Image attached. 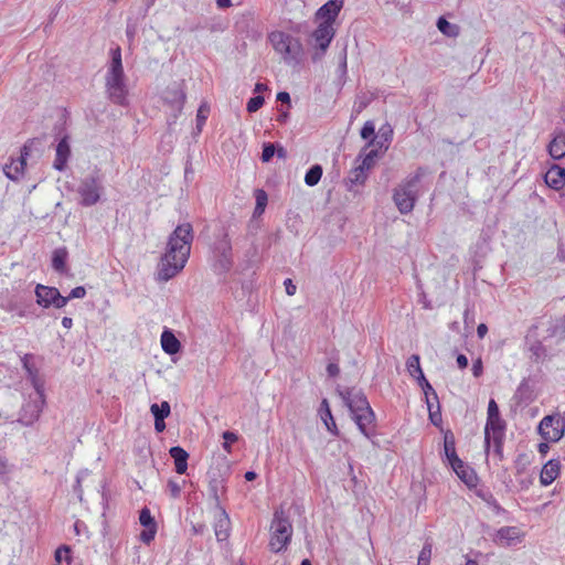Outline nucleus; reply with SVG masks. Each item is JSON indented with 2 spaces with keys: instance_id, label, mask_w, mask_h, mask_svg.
Instances as JSON below:
<instances>
[{
  "instance_id": "obj_1",
  "label": "nucleus",
  "mask_w": 565,
  "mask_h": 565,
  "mask_svg": "<svg viewBox=\"0 0 565 565\" xmlns=\"http://www.w3.org/2000/svg\"><path fill=\"white\" fill-rule=\"evenodd\" d=\"M193 237L190 223L180 224L174 228L158 265L157 280L168 281L184 268L191 253Z\"/></svg>"
},
{
  "instance_id": "obj_2",
  "label": "nucleus",
  "mask_w": 565,
  "mask_h": 565,
  "mask_svg": "<svg viewBox=\"0 0 565 565\" xmlns=\"http://www.w3.org/2000/svg\"><path fill=\"white\" fill-rule=\"evenodd\" d=\"M110 57L111 60L105 76L106 94L111 103L126 106L128 104V87L119 46L110 50Z\"/></svg>"
},
{
  "instance_id": "obj_3",
  "label": "nucleus",
  "mask_w": 565,
  "mask_h": 565,
  "mask_svg": "<svg viewBox=\"0 0 565 565\" xmlns=\"http://www.w3.org/2000/svg\"><path fill=\"white\" fill-rule=\"evenodd\" d=\"M425 173L426 170L418 167L394 189L393 201L401 214H409L414 210L420 193V180Z\"/></svg>"
},
{
  "instance_id": "obj_4",
  "label": "nucleus",
  "mask_w": 565,
  "mask_h": 565,
  "mask_svg": "<svg viewBox=\"0 0 565 565\" xmlns=\"http://www.w3.org/2000/svg\"><path fill=\"white\" fill-rule=\"evenodd\" d=\"M294 529L282 508L277 509L270 523L269 550L273 553H281L291 542Z\"/></svg>"
},
{
  "instance_id": "obj_5",
  "label": "nucleus",
  "mask_w": 565,
  "mask_h": 565,
  "mask_svg": "<svg viewBox=\"0 0 565 565\" xmlns=\"http://www.w3.org/2000/svg\"><path fill=\"white\" fill-rule=\"evenodd\" d=\"M269 41L276 52L280 53L286 62H297L302 54V46L298 39L281 31L271 32Z\"/></svg>"
},
{
  "instance_id": "obj_6",
  "label": "nucleus",
  "mask_w": 565,
  "mask_h": 565,
  "mask_svg": "<svg viewBox=\"0 0 565 565\" xmlns=\"http://www.w3.org/2000/svg\"><path fill=\"white\" fill-rule=\"evenodd\" d=\"M507 424L501 416L487 418L484 427V445L486 450L489 451L491 445L493 446V452L502 459L503 457V443L505 438Z\"/></svg>"
},
{
  "instance_id": "obj_7",
  "label": "nucleus",
  "mask_w": 565,
  "mask_h": 565,
  "mask_svg": "<svg viewBox=\"0 0 565 565\" xmlns=\"http://www.w3.org/2000/svg\"><path fill=\"white\" fill-rule=\"evenodd\" d=\"M77 193L81 196V205H95L104 193L102 177L98 173L85 177L77 186Z\"/></svg>"
},
{
  "instance_id": "obj_8",
  "label": "nucleus",
  "mask_w": 565,
  "mask_h": 565,
  "mask_svg": "<svg viewBox=\"0 0 565 565\" xmlns=\"http://www.w3.org/2000/svg\"><path fill=\"white\" fill-rule=\"evenodd\" d=\"M163 104L171 110V116L175 120L183 110L186 93L184 81L169 84L161 93Z\"/></svg>"
},
{
  "instance_id": "obj_9",
  "label": "nucleus",
  "mask_w": 565,
  "mask_h": 565,
  "mask_svg": "<svg viewBox=\"0 0 565 565\" xmlns=\"http://www.w3.org/2000/svg\"><path fill=\"white\" fill-rule=\"evenodd\" d=\"M213 270L217 275L228 273L233 266L232 244L227 234H224L222 239L215 243L214 249Z\"/></svg>"
},
{
  "instance_id": "obj_10",
  "label": "nucleus",
  "mask_w": 565,
  "mask_h": 565,
  "mask_svg": "<svg viewBox=\"0 0 565 565\" xmlns=\"http://www.w3.org/2000/svg\"><path fill=\"white\" fill-rule=\"evenodd\" d=\"M565 431V418L559 414L546 415L539 424V433L546 441H558Z\"/></svg>"
},
{
  "instance_id": "obj_11",
  "label": "nucleus",
  "mask_w": 565,
  "mask_h": 565,
  "mask_svg": "<svg viewBox=\"0 0 565 565\" xmlns=\"http://www.w3.org/2000/svg\"><path fill=\"white\" fill-rule=\"evenodd\" d=\"M230 468L227 466H213L206 472L207 490L211 494H223L227 491Z\"/></svg>"
},
{
  "instance_id": "obj_12",
  "label": "nucleus",
  "mask_w": 565,
  "mask_h": 565,
  "mask_svg": "<svg viewBox=\"0 0 565 565\" xmlns=\"http://www.w3.org/2000/svg\"><path fill=\"white\" fill-rule=\"evenodd\" d=\"M105 489V478L99 473H93L85 469L78 472L76 477L75 491L103 493Z\"/></svg>"
},
{
  "instance_id": "obj_13",
  "label": "nucleus",
  "mask_w": 565,
  "mask_h": 565,
  "mask_svg": "<svg viewBox=\"0 0 565 565\" xmlns=\"http://www.w3.org/2000/svg\"><path fill=\"white\" fill-rule=\"evenodd\" d=\"M525 532L519 526H502L498 529L492 541L500 547H514L523 542Z\"/></svg>"
},
{
  "instance_id": "obj_14",
  "label": "nucleus",
  "mask_w": 565,
  "mask_h": 565,
  "mask_svg": "<svg viewBox=\"0 0 565 565\" xmlns=\"http://www.w3.org/2000/svg\"><path fill=\"white\" fill-rule=\"evenodd\" d=\"M340 395L344 404L349 407L352 415L371 407L366 396L361 391H355L354 388H347L340 392Z\"/></svg>"
},
{
  "instance_id": "obj_15",
  "label": "nucleus",
  "mask_w": 565,
  "mask_h": 565,
  "mask_svg": "<svg viewBox=\"0 0 565 565\" xmlns=\"http://www.w3.org/2000/svg\"><path fill=\"white\" fill-rule=\"evenodd\" d=\"M231 521L225 509L216 503L214 509V532L217 541H225L230 535Z\"/></svg>"
},
{
  "instance_id": "obj_16",
  "label": "nucleus",
  "mask_w": 565,
  "mask_h": 565,
  "mask_svg": "<svg viewBox=\"0 0 565 565\" xmlns=\"http://www.w3.org/2000/svg\"><path fill=\"white\" fill-rule=\"evenodd\" d=\"M344 0H329L323 6H321L316 12V19L320 22H328L333 25L335 19L338 18Z\"/></svg>"
},
{
  "instance_id": "obj_17",
  "label": "nucleus",
  "mask_w": 565,
  "mask_h": 565,
  "mask_svg": "<svg viewBox=\"0 0 565 565\" xmlns=\"http://www.w3.org/2000/svg\"><path fill=\"white\" fill-rule=\"evenodd\" d=\"M43 404L44 394L42 393V399L40 395H38L36 401L29 402L23 405L19 420L25 426L32 425L35 420L39 419Z\"/></svg>"
},
{
  "instance_id": "obj_18",
  "label": "nucleus",
  "mask_w": 565,
  "mask_h": 565,
  "mask_svg": "<svg viewBox=\"0 0 565 565\" xmlns=\"http://www.w3.org/2000/svg\"><path fill=\"white\" fill-rule=\"evenodd\" d=\"M139 522L145 527V530L140 533V541L149 544L154 540L157 533V523L148 508H143L140 511Z\"/></svg>"
},
{
  "instance_id": "obj_19",
  "label": "nucleus",
  "mask_w": 565,
  "mask_h": 565,
  "mask_svg": "<svg viewBox=\"0 0 565 565\" xmlns=\"http://www.w3.org/2000/svg\"><path fill=\"white\" fill-rule=\"evenodd\" d=\"M70 157H71L70 136L65 135L61 138V140L56 145L53 168L61 172L64 171L66 169Z\"/></svg>"
},
{
  "instance_id": "obj_20",
  "label": "nucleus",
  "mask_w": 565,
  "mask_h": 565,
  "mask_svg": "<svg viewBox=\"0 0 565 565\" xmlns=\"http://www.w3.org/2000/svg\"><path fill=\"white\" fill-rule=\"evenodd\" d=\"M334 34L335 31L333 25L328 22H320L317 29L312 32V39L320 50L326 51Z\"/></svg>"
},
{
  "instance_id": "obj_21",
  "label": "nucleus",
  "mask_w": 565,
  "mask_h": 565,
  "mask_svg": "<svg viewBox=\"0 0 565 565\" xmlns=\"http://www.w3.org/2000/svg\"><path fill=\"white\" fill-rule=\"evenodd\" d=\"M26 156L28 147L24 146L21 151V156L18 159L12 160L10 163L4 166L3 172L10 180L18 181L23 175L24 168L26 164Z\"/></svg>"
},
{
  "instance_id": "obj_22",
  "label": "nucleus",
  "mask_w": 565,
  "mask_h": 565,
  "mask_svg": "<svg viewBox=\"0 0 565 565\" xmlns=\"http://www.w3.org/2000/svg\"><path fill=\"white\" fill-rule=\"evenodd\" d=\"M353 419L355 424L358 425L360 431L367 438L372 435V427L375 420L374 412L371 407L353 414Z\"/></svg>"
},
{
  "instance_id": "obj_23",
  "label": "nucleus",
  "mask_w": 565,
  "mask_h": 565,
  "mask_svg": "<svg viewBox=\"0 0 565 565\" xmlns=\"http://www.w3.org/2000/svg\"><path fill=\"white\" fill-rule=\"evenodd\" d=\"M545 183L554 190H561L565 185V169L554 164L544 175Z\"/></svg>"
},
{
  "instance_id": "obj_24",
  "label": "nucleus",
  "mask_w": 565,
  "mask_h": 565,
  "mask_svg": "<svg viewBox=\"0 0 565 565\" xmlns=\"http://www.w3.org/2000/svg\"><path fill=\"white\" fill-rule=\"evenodd\" d=\"M444 451L445 457L450 466L457 465L459 467H462V460L458 457L456 452L455 437L450 430L446 431L444 436Z\"/></svg>"
},
{
  "instance_id": "obj_25",
  "label": "nucleus",
  "mask_w": 565,
  "mask_h": 565,
  "mask_svg": "<svg viewBox=\"0 0 565 565\" xmlns=\"http://www.w3.org/2000/svg\"><path fill=\"white\" fill-rule=\"evenodd\" d=\"M57 292L58 289L55 287H49L39 284L35 287L36 302L43 308H49L53 306Z\"/></svg>"
},
{
  "instance_id": "obj_26",
  "label": "nucleus",
  "mask_w": 565,
  "mask_h": 565,
  "mask_svg": "<svg viewBox=\"0 0 565 565\" xmlns=\"http://www.w3.org/2000/svg\"><path fill=\"white\" fill-rule=\"evenodd\" d=\"M550 156L555 159L559 160L565 157V132L559 130L555 132L553 139L548 143L547 147Z\"/></svg>"
},
{
  "instance_id": "obj_27",
  "label": "nucleus",
  "mask_w": 565,
  "mask_h": 565,
  "mask_svg": "<svg viewBox=\"0 0 565 565\" xmlns=\"http://www.w3.org/2000/svg\"><path fill=\"white\" fill-rule=\"evenodd\" d=\"M458 478L469 488L472 489L477 486V475L475 470L462 461V467L457 465L451 466Z\"/></svg>"
},
{
  "instance_id": "obj_28",
  "label": "nucleus",
  "mask_w": 565,
  "mask_h": 565,
  "mask_svg": "<svg viewBox=\"0 0 565 565\" xmlns=\"http://www.w3.org/2000/svg\"><path fill=\"white\" fill-rule=\"evenodd\" d=\"M169 454L174 461L175 471L179 475L184 473L188 469L189 454L180 446L171 447Z\"/></svg>"
},
{
  "instance_id": "obj_29",
  "label": "nucleus",
  "mask_w": 565,
  "mask_h": 565,
  "mask_svg": "<svg viewBox=\"0 0 565 565\" xmlns=\"http://www.w3.org/2000/svg\"><path fill=\"white\" fill-rule=\"evenodd\" d=\"M162 350L170 355L177 354L181 350V343L169 329H166L161 334Z\"/></svg>"
},
{
  "instance_id": "obj_30",
  "label": "nucleus",
  "mask_w": 565,
  "mask_h": 565,
  "mask_svg": "<svg viewBox=\"0 0 565 565\" xmlns=\"http://www.w3.org/2000/svg\"><path fill=\"white\" fill-rule=\"evenodd\" d=\"M559 461L558 460H550L546 462L541 471V482L545 486L551 484L559 473Z\"/></svg>"
},
{
  "instance_id": "obj_31",
  "label": "nucleus",
  "mask_w": 565,
  "mask_h": 565,
  "mask_svg": "<svg viewBox=\"0 0 565 565\" xmlns=\"http://www.w3.org/2000/svg\"><path fill=\"white\" fill-rule=\"evenodd\" d=\"M319 413H320V416H321V419L323 420L327 429L332 433L333 435H338V428H337V424L334 422V418L331 414V409H330V406H329V403L328 401L324 398L322 399L321 402V405H320V409H319Z\"/></svg>"
},
{
  "instance_id": "obj_32",
  "label": "nucleus",
  "mask_w": 565,
  "mask_h": 565,
  "mask_svg": "<svg viewBox=\"0 0 565 565\" xmlns=\"http://www.w3.org/2000/svg\"><path fill=\"white\" fill-rule=\"evenodd\" d=\"M23 367L25 369L28 379L31 381L38 395H40V397L42 398L43 382L39 379L38 370L29 363L28 355H25L23 359Z\"/></svg>"
},
{
  "instance_id": "obj_33",
  "label": "nucleus",
  "mask_w": 565,
  "mask_h": 565,
  "mask_svg": "<svg viewBox=\"0 0 565 565\" xmlns=\"http://www.w3.org/2000/svg\"><path fill=\"white\" fill-rule=\"evenodd\" d=\"M68 252L65 247L56 248L52 255V267L55 271L63 274L66 271V260Z\"/></svg>"
},
{
  "instance_id": "obj_34",
  "label": "nucleus",
  "mask_w": 565,
  "mask_h": 565,
  "mask_svg": "<svg viewBox=\"0 0 565 565\" xmlns=\"http://www.w3.org/2000/svg\"><path fill=\"white\" fill-rule=\"evenodd\" d=\"M375 137H376V139H375L374 145L379 149H383V151H386L392 141V138H393V129H392L391 125H388V124L383 125L379 130V135Z\"/></svg>"
},
{
  "instance_id": "obj_35",
  "label": "nucleus",
  "mask_w": 565,
  "mask_h": 565,
  "mask_svg": "<svg viewBox=\"0 0 565 565\" xmlns=\"http://www.w3.org/2000/svg\"><path fill=\"white\" fill-rule=\"evenodd\" d=\"M366 178V170L363 169L361 166H358L354 169H352L348 177L349 190L352 191L353 185L364 184Z\"/></svg>"
},
{
  "instance_id": "obj_36",
  "label": "nucleus",
  "mask_w": 565,
  "mask_h": 565,
  "mask_svg": "<svg viewBox=\"0 0 565 565\" xmlns=\"http://www.w3.org/2000/svg\"><path fill=\"white\" fill-rule=\"evenodd\" d=\"M547 338L565 340V316L555 320L546 330Z\"/></svg>"
},
{
  "instance_id": "obj_37",
  "label": "nucleus",
  "mask_w": 565,
  "mask_h": 565,
  "mask_svg": "<svg viewBox=\"0 0 565 565\" xmlns=\"http://www.w3.org/2000/svg\"><path fill=\"white\" fill-rule=\"evenodd\" d=\"M365 151L366 150L362 149L358 157V160L362 158V162L359 166H361L363 169L367 171L375 164V160L376 158H379L380 151L379 148L371 149L369 152L364 153Z\"/></svg>"
},
{
  "instance_id": "obj_38",
  "label": "nucleus",
  "mask_w": 565,
  "mask_h": 565,
  "mask_svg": "<svg viewBox=\"0 0 565 565\" xmlns=\"http://www.w3.org/2000/svg\"><path fill=\"white\" fill-rule=\"evenodd\" d=\"M323 170L320 164H313L309 168L305 175V183L308 186H315L319 183L322 177Z\"/></svg>"
},
{
  "instance_id": "obj_39",
  "label": "nucleus",
  "mask_w": 565,
  "mask_h": 565,
  "mask_svg": "<svg viewBox=\"0 0 565 565\" xmlns=\"http://www.w3.org/2000/svg\"><path fill=\"white\" fill-rule=\"evenodd\" d=\"M416 380L418 382V385L422 387L425 396H426V402L428 399L431 401V398L438 403V396H437V393L435 392V390L433 388V386L430 385V383L427 381V379L425 377L424 374H420V376H416Z\"/></svg>"
},
{
  "instance_id": "obj_40",
  "label": "nucleus",
  "mask_w": 565,
  "mask_h": 565,
  "mask_svg": "<svg viewBox=\"0 0 565 565\" xmlns=\"http://www.w3.org/2000/svg\"><path fill=\"white\" fill-rule=\"evenodd\" d=\"M360 135H361L362 139H365V140L366 139H371L369 141V143L363 148V150H367V148L370 146L374 145L375 139H376L374 124L372 121H370V120L364 122V125H363V127H362V129L360 131Z\"/></svg>"
},
{
  "instance_id": "obj_41",
  "label": "nucleus",
  "mask_w": 565,
  "mask_h": 565,
  "mask_svg": "<svg viewBox=\"0 0 565 565\" xmlns=\"http://www.w3.org/2000/svg\"><path fill=\"white\" fill-rule=\"evenodd\" d=\"M150 412L154 418L166 419L171 413V407L167 401H163L160 405L152 404L150 406Z\"/></svg>"
},
{
  "instance_id": "obj_42",
  "label": "nucleus",
  "mask_w": 565,
  "mask_h": 565,
  "mask_svg": "<svg viewBox=\"0 0 565 565\" xmlns=\"http://www.w3.org/2000/svg\"><path fill=\"white\" fill-rule=\"evenodd\" d=\"M406 367L411 376L414 379H416V376H420V374H424L420 367L419 356L417 354H413L408 358Z\"/></svg>"
},
{
  "instance_id": "obj_43",
  "label": "nucleus",
  "mask_w": 565,
  "mask_h": 565,
  "mask_svg": "<svg viewBox=\"0 0 565 565\" xmlns=\"http://www.w3.org/2000/svg\"><path fill=\"white\" fill-rule=\"evenodd\" d=\"M437 28L443 34L448 35V36H456L458 34V26L455 24H451L449 21H447L443 17L438 19Z\"/></svg>"
},
{
  "instance_id": "obj_44",
  "label": "nucleus",
  "mask_w": 565,
  "mask_h": 565,
  "mask_svg": "<svg viewBox=\"0 0 565 565\" xmlns=\"http://www.w3.org/2000/svg\"><path fill=\"white\" fill-rule=\"evenodd\" d=\"M54 557H55L56 563H58V564L65 563L66 565H70V563H71V550H70V547L66 546V545L60 546L55 551Z\"/></svg>"
},
{
  "instance_id": "obj_45",
  "label": "nucleus",
  "mask_w": 565,
  "mask_h": 565,
  "mask_svg": "<svg viewBox=\"0 0 565 565\" xmlns=\"http://www.w3.org/2000/svg\"><path fill=\"white\" fill-rule=\"evenodd\" d=\"M433 546L431 543L426 542L418 555L417 565H429L431 558Z\"/></svg>"
},
{
  "instance_id": "obj_46",
  "label": "nucleus",
  "mask_w": 565,
  "mask_h": 565,
  "mask_svg": "<svg viewBox=\"0 0 565 565\" xmlns=\"http://www.w3.org/2000/svg\"><path fill=\"white\" fill-rule=\"evenodd\" d=\"M426 404H427V407H428L430 422L435 426H438L441 423V412H440L439 402L437 403V409L436 411L433 409V402L430 399H428Z\"/></svg>"
},
{
  "instance_id": "obj_47",
  "label": "nucleus",
  "mask_w": 565,
  "mask_h": 565,
  "mask_svg": "<svg viewBox=\"0 0 565 565\" xmlns=\"http://www.w3.org/2000/svg\"><path fill=\"white\" fill-rule=\"evenodd\" d=\"M530 351L535 361H539L546 356V349L541 341H535L531 347Z\"/></svg>"
},
{
  "instance_id": "obj_48",
  "label": "nucleus",
  "mask_w": 565,
  "mask_h": 565,
  "mask_svg": "<svg viewBox=\"0 0 565 565\" xmlns=\"http://www.w3.org/2000/svg\"><path fill=\"white\" fill-rule=\"evenodd\" d=\"M276 153V145L271 142H265L263 145L262 161L269 162Z\"/></svg>"
},
{
  "instance_id": "obj_49",
  "label": "nucleus",
  "mask_w": 565,
  "mask_h": 565,
  "mask_svg": "<svg viewBox=\"0 0 565 565\" xmlns=\"http://www.w3.org/2000/svg\"><path fill=\"white\" fill-rule=\"evenodd\" d=\"M265 103V99L263 96L257 95L255 97H252L246 105V109L248 113H256L259 108L263 107Z\"/></svg>"
},
{
  "instance_id": "obj_50",
  "label": "nucleus",
  "mask_w": 565,
  "mask_h": 565,
  "mask_svg": "<svg viewBox=\"0 0 565 565\" xmlns=\"http://www.w3.org/2000/svg\"><path fill=\"white\" fill-rule=\"evenodd\" d=\"M222 437L224 439L223 449L226 450L227 452H231V445L238 440L237 434L226 430L223 433Z\"/></svg>"
},
{
  "instance_id": "obj_51",
  "label": "nucleus",
  "mask_w": 565,
  "mask_h": 565,
  "mask_svg": "<svg viewBox=\"0 0 565 565\" xmlns=\"http://www.w3.org/2000/svg\"><path fill=\"white\" fill-rule=\"evenodd\" d=\"M205 111H209V108L205 105H201L200 108L198 109L196 127H198L199 131H201L202 126L205 124V120L207 118Z\"/></svg>"
},
{
  "instance_id": "obj_52",
  "label": "nucleus",
  "mask_w": 565,
  "mask_h": 565,
  "mask_svg": "<svg viewBox=\"0 0 565 565\" xmlns=\"http://www.w3.org/2000/svg\"><path fill=\"white\" fill-rule=\"evenodd\" d=\"M498 416H500L499 406L495 401L491 398L488 404V418L492 419L493 417Z\"/></svg>"
},
{
  "instance_id": "obj_53",
  "label": "nucleus",
  "mask_w": 565,
  "mask_h": 565,
  "mask_svg": "<svg viewBox=\"0 0 565 565\" xmlns=\"http://www.w3.org/2000/svg\"><path fill=\"white\" fill-rule=\"evenodd\" d=\"M255 199H256V205H265V206L267 205L268 196L264 190L257 189L255 191Z\"/></svg>"
},
{
  "instance_id": "obj_54",
  "label": "nucleus",
  "mask_w": 565,
  "mask_h": 565,
  "mask_svg": "<svg viewBox=\"0 0 565 565\" xmlns=\"http://www.w3.org/2000/svg\"><path fill=\"white\" fill-rule=\"evenodd\" d=\"M86 295V290L83 286L75 287L71 290L68 298L76 299V298H84Z\"/></svg>"
},
{
  "instance_id": "obj_55",
  "label": "nucleus",
  "mask_w": 565,
  "mask_h": 565,
  "mask_svg": "<svg viewBox=\"0 0 565 565\" xmlns=\"http://www.w3.org/2000/svg\"><path fill=\"white\" fill-rule=\"evenodd\" d=\"M70 298L68 296L67 297H64L61 295V292L58 291L57 295L55 296V299H54V303H53V307L54 308H57V309H61L63 307L66 306V303L68 302Z\"/></svg>"
},
{
  "instance_id": "obj_56",
  "label": "nucleus",
  "mask_w": 565,
  "mask_h": 565,
  "mask_svg": "<svg viewBox=\"0 0 565 565\" xmlns=\"http://www.w3.org/2000/svg\"><path fill=\"white\" fill-rule=\"evenodd\" d=\"M284 286L288 296H294L296 294L297 287L290 278L285 279Z\"/></svg>"
},
{
  "instance_id": "obj_57",
  "label": "nucleus",
  "mask_w": 565,
  "mask_h": 565,
  "mask_svg": "<svg viewBox=\"0 0 565 565\" xmlns=\"http://www.w3.org/2000/svg\"><path fill=\"white\" fill-rule=\"evenodd\" d=\"M471 371H472L473 376H476V377H479L482 374L483 366H482V362L480 359H478L477 361L473 362Z\"/></svg>"
},
{
  "instance_id": "obj_58",
  "label": "nucleus",
  "mask_w": 565,
  "mask_h": 565,
  "mask_svg": "<svg viewBox=\"0 0 565 565\" xmlns=\"http://www.w3.org/2000/svg\"><path fill=\"white\" fill-rule=\"evenodd\" d=\"M328 375L331 377H335L340 373V367L335 363H329L327 366Z\"/></svg>"
},
{
  "instance_id": "obj_59",
  "label": "nucleus",
  "mask_w": 565,
  "mask_h": 565,
  "mask_svg": "<svg viewBox=\"0 0 565 565\" xmlns=\"http://www.w3.org/2000/svg\"><path fill=\"white\" fill-rule=\"evenodd\" d=\"M277 100L281 102L282 104H287L290 106V95L287 92H279L277 94Z\"/></svg>"
},
{
  "instance_id": "obj_60",
  "label": "nucleus",
  "mask_w": 565,
  "mask_h": 565,
  "mask_svg": "<svg viewBox=\"0 0 565 565\" xmlns=\"http://www.w3.org/2000/svg\"><path fill=\"white\" fill-rule=\"evenodd\" d=\"M9 471L7 460L0 456V479L4 477Z\"/></svg>"
},
{
  "instance_id": "obj_61",
  "label": "nucleus",
  "mask_w": 565,
  "mask_h": 565,
  "mask_svg": "<svg viewBox=\"0 0 565 565\" xmlns=\"http://www.w3.org/2000/svg\"><path fill=\"white\" fill-rule=\"evenodd\" d=\"M154 429L157 433H162L166 429L164 419L154 418Z\"/></svg>"
},
{
  "instance_id": "obj_62",
  "label": "nucleus",
  "mask_w": 565,
  "mask_h": 565,
  "mask_svg": "<svg viewBox=\"0 0 565 565\" xmlns=\"http://www.w3.org/2000/svg\"><path fill=\"white\" fill-rule=\"evenodd\" d=\"M457 364L459 369H466L468 366V359L465 354H458Z\"/></svg>"
},
{
  "instance_id": "obj_63",
  "label": "nucleus",
  "mask_w": 565,
  "mask_h": 565,
  "mask_svg": "<svg viewBox=\"0 0 565 565\" xmlns=\"http://www.w3.org/2000/svg\"><path fill=\"white\" fill-rule=\"evenodd\" d=\"M488 332V327L484 323H480L477 328V334L479 338H483Z\"/></svg>"
},
{
  "instance_id": "obj_64",
  "label": "nucleus",
  "mask_w": 565,
  "mask_h": 565,
  "mask_svg": "<svg viewBox=\"0 0 565 565\" xmlns=\"http://www.w3.org/2000/svg\"><path fill=\"white\" fill-rule=\"evenodd\" d=\"M278 158L280 159H285L287 157V151L284 147L281 146H276V153Z\"/></svg>"
}]
</instances>
